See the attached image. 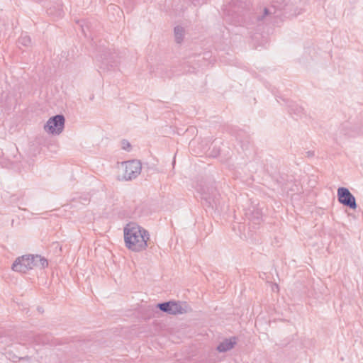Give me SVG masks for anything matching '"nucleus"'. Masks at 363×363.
Masks as SVG:
<instances>
[{
  "label": "nucleus",
  "instance_id": "f257e3e1",
  "mask_svg": "<svg viewBox=\"0 0 363 363\" xmlns=\"http://www.w3.org/2000/svg\"><path fill=\"white\" fill-rule=\"evenodd\" d=\"M126 247L134 252H140L147 247L150 235L147 230L135 223H128L123 230Z\"/></svg>",
  "mask_w": 363,
  "mask_h": 363
},
{
  "label": "nucleus",
  "instance_id": "f03ea898",
  "mask_svg": "<svg viewBox=\"0 0 363 363\" xmlns=\"http://www.w3.org/2000/svg\"><path fill=\"white\" fill-rule=\"evenodd\" d=\"M122 167H123V178L126 181L135 179L142 170V164L138 160L123 162Z\"/></svg>",
  "mask_w": 363,
  "mask_h": 363
},
{
  "label": "nucleus",
  "instance_id": "7ed1b4c3",
  "mask_svg": "<svg viewBox=\"0 0 363 363\" xmlns=\"http://www.w3.org/2000/svg\"><path fill=\"white\" fill-rule=\"evenodd\" d=\"M65 118L62 114L55 115L48 119L44 125V130L52 135H60L64 130Z\"/></svg>",
  "mask_w": 363,
  "mask_h": 363
},
{
  "label": "nucleus",
  "instance_id": "20e7f679",
  "mask_svg": "<svg viewBox=\"0 0 363 363\" xmlns=\"http://www.w3.org/2000/svg\"><path fill=\"white\" fill-rule=\"evenodd\" d=\"M196 188L201 194V199L206 201L212 207H213V204L216 206H217L218 199L215 194V189L209 185V183H200Z\"/></svg>",
  "mask_w": 363,
  "mask_h": 363
},
{
  "label": "nucleus",
  "instance_id": "39448f33",
  "mask_svg": "<svg viewBox=\"0 0 363 363\" xmlns=\"http://www.w3.org/2000/svg\"><path fill=\"white\" fill-rule=\"evenodd\" d=\"M337 198L340 203L352 209L357 208L354 196L350 193L348 189L340 187L337 189Z\"/></svg>",
  "mask_w": 363,
  "mask_h": 363
},
{
  "label": "nucleus",
  "instance_id": "423d86ee",
  "mask_svg": "<svg viewBox=\"0 0 363 363\" xmlns=\"http://www.w3.org/2000/svg\"><path fill=\"white\" fill-rule=\"evenodd\" d=\"M30 259L31 255H23L17 258L12 264V269L15 272L26 273L33 268V264Z\"/></svg>",
  "mask_w": 363,
  "mask_h": 363
},
{
  "label": "nucleus",
  "instance_id": "0eeeda50",
  "mask_svg": "<svg viewBox=\"0 0 363 363\" xmlns=\"http://www.w3.org/2000/svg\"><path fill=\"white\" fill-rule=\"evenodd\" d=\"M162 311L167 313L169 314H182L186 312V310L179 303L174 301L164 302L157 304Z\"/></svg>",
  "mask_w": 363,
  "mask_h": 363
},
{
  "label": "nucleus",
  "instance_id": "6e6552de",
  "mask_svg": "<svg viewBox=\"0 0 363 363\" xmlns=\"http://www.w3.org/2000/svg\"><path fill=\"white\" fill-rule=\"evenodd\" d=\"M236 343L237 338L235 337L225 339L217 346L216 350L219 352H225L233 349Z\"/></svg>",
  "mask_w": 363,
  "mask_h": 363
},
{
  "label": "nucleus",
  "instance_id": "1a4fd4ad",
  "mask_svg": "<svg viewBox=\"0 0 363 363\" xmlns=\"http://www.w3.org/2000/svg\"><path fill=\"white\" fill-rule=\"evenodd\" d=\"M273 14L274 13L272 11L271 9L264 8L262 14L256 16V21L259 24L262 23L272 22V18L274 17Z\"/></svg>",
  "mask_w": 363,
  "mask_h": 363
},
{
  "label": "nucleus",
  "instance_id": "9d476101",
  "mask_svg": "<svg viewBox=\"0 0 363 363\" xmlns=\"http://www.w3.org/2000/svg\"><path fill=\"white\" fill-rule=\"evenodd\" d=\"M289 113L291 115H295L298 117H301L304 114V109L301 106L293 101H290L288 104Z\"/></svg>",
  "mask_w": 363,
  "mask_h": 363
},
{
  "label": "nucleus",
  "instance_id": "9b49d317",
  "mask_svg": "<svg viewBox=\"0 0 363 363\" xmlns=\"http://www.w3.org/2000/svg\"><path fill=\"white\" fill-rule=\"evenodd\" d=\"M31 261L33 264V267H40V268H45L48 265V260L42 257L40 255H31Z\"/></svg>",
  "mask_w": 363,
  "mask_h": 363
},
{
  "label": "nucleus",
  "instance_id": "f8f14e48",
  "mask_svg": "<svg viewBox=\"0 0 363 363\" xmlns=\"http://www.w3.org/2000/svg\"><path fill=\"white\" fill-rule=\"evenodd\" d=\"M236 139L240 142L242 148L244 146L249 143L250 142V135H247L243 130H239L236 135Z\"/></svg>",
  "mask_w": 363,
  "mask_h": 363
},
{
  "label": "nucleus",
  "instance_id": "ddd939ff",
  "mask_svg": "<svg viewBox=\"0 0 363 363\" xmlns=\"http://www.w3.org/2000/svg\"><path fill=\"white\" fill-rule=\"evenodd\" d=\"M174 38L177 43H181L183 41L184 35V29L180 26H177L174 28Z\"/></svg>",
  "mask_w": 363,
  "mask_h": 363
},
{
  "label": "nucleus",
  "instance_id": "4468645a",
  "mask_svg": "<svg viewBox=\"0 0 363 363\" xmlns=\"http://www.w3.org/2000/svg\"><path fill=\"white\" fill-rule=\"evenodd\" d=\"M104 53L100 56V59L102 61V63L104 65H108L112 62V60L114 58V56L113 54H111L107 51H103Z\"/></svg>",
  "mask_w": 363,
  "mask_h": 363
},
{
  "label": "nucleus",
  "instance_id": "2eb2a0df",
  "mask_svg": "<svg viewBox=\"0 0 363 363\" xmlns=\"http://www.w3.org/2000/svg\"><path fill=\"white\" fill-rule=\"evenodd\" d=\"M18 43L26 47L30 46L31 45V38L26 33H22L18 38Z\"/></svg>",
  "mask_w": 363,
  "mask_h": 363
},
{
  "label": "nucleus",
  "instance_id": "dca6fc26",
  "mask_svg": "<svg viewBox=\"0 0 363 363\" xmlns=\"http://www.w3.org/2000/svg\"><path fill=\"white\" fill-rule=\"evenodd\" d=\"M261 219L262 213L259 210H256L252 212V216L250 218V221L255 225L259 224Z\"/></svg>",
  "mask_w": 363,
  "mask_h": 363
},
{
  "label": "nucleus",
  "instance_id": "f3484780",
  "mask_svg": "<svg viewBox=\"0 0 363 363\" xmlns=\"http://www.w3.org/2000/svg\"><path fill=\"white\" fill-rule=\"evenodd\" d=\"M121 147L123 150L130 151L131 148L130 143L127 140H122Z\"/></svg>",
  "mask_w": 363,
  "mask_h": 363
},
{
  "label": "nucleus",
  "instance_id": "a211bd4d",
  "mask_svg": "<svg viewBox=\"0 0 363 363\" xmlns=\"http://www.w3.org/2000/svg\"><path fill=\"white\" fill-rule=\"evenodd\" d=\"M314 155H315L314 151L309 150V151L306 152V156L308 157H314Z\"/></svg>",
  "mask_w": 363,
  "mask_h": 363
},
{
  "label": "nucleus",
  "instance_id": "6ab92c4d",
  "mask_svg": "<svg viewBox=\"0 0 363 363\" xmlns=\"http://www.w3.org/2000/svg\"><path fill=\"white\" fill-rule=\"evenodd\" d=\"M212 156L216 157L218 155V151L214 152L211 153Z\"/></svg>",
  "mask_w": 363,
  "mask_h": 363
},
{
  "label": "nucleus",
  "instance_id": "aec40b11",
  "mask_svg": "<svg viewBox=\"0 0 363 363\" xmlns=\"http://www.w3.org/2000/svg\"><path fill=\"white\" fill-rule=\"evenodd\" d=\"M30 359V358H29V357H28V356H26V357H22V358H21V359Z\"/></svg>",
  "mask_w": 363,
  "mask_h": 363
},
{
  "label": "nucleus",
  "instance_id": "412c9836",
  "mask_svg": "<svg viewBox=\"0 0 363 363\" xmlns=\"http://www.w3.org/2000/svg\"><path fill=\"white\" fill-rule=\"evenodd\" d=\"M38 310L39 312H43V311L41 307H38Z\"/></svg>",
  "mask_w": 363,
  "mask_h": 363
},
{
  "label": "nucleus",
  "instance_id": "4be33fe9",
  "mask_svg": "<svg viewBox=\"0 0 363 363\" xmlns=\"http://www.w3.org/2000/svg\"><path fill=\"white\" fill-rule=\"evenodd\" d=\"M62 11H59V13H58V16H62Z\"/></svg>",
  "mask_w": 363,
  "mask_h": 363
},
{
  "label": "nucleus",
  "instance_id": "5701e85b",
  "mask_svg": "<svg viewBox=\"0 0 363 363\" xmlns=\"http://www.w3.org/2000/svg\"><path fill=\"white\" fill-rule=\"evenodd\" d=\"M48 13H49L50 14H51V13H52V10H51V9H50L48 10Z\"/></svg>",
  "mask_w": 363,
  "mask_h": 363
}]
</instances>
